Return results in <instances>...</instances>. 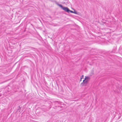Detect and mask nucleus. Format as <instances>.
<instances>
[{"mask_svg": "<svg viewBox=\"0 0 122 122\" xmlns=\"http://www.w3.org/2000/svg\"><path fill=\"white\" fill-rule=\"evenodd\" d=\"M56 4L57 5L61 7L62 9L64 10L65 11L68 13H70V12L73 13V11L72 10H70L67 7H64L62 5L59 4L57 2H56Z\"/></svg>", "mask_w": 122, "mask_h": 122, "instance_id": "f257e3e1", "label": "nucleus"}, {"mask_svg": "<svg viewBox=\"0 0 122 122\" xmlns=\"http://www.w3.org/2000/svg\"><path fill=\"white\" fill-rule=\"evenodd\" d=\"M88 82V81L87 80H85L84 82L83 80V82L81 83V84L82 86H86V84Z\"/></svg>", "mask_w": 122, "mask_h": 122, "instance_id": "f03ea898", "label": "nucleus"}, {"mask_svg": "<svg viewBox=\"0 0 122 122\" xmlns=\"http://www.w3.org/2000/svg\"><path fill=\"white\" fill-rule=\"evenodd\" d=\"M90 79V77L87 76H86L85 77V78L83 80V82L85 80H86L87 79H88L89 80Z\"/></svg>", "mask_w": 122, "mask_h": 122, "instance_id": "7ed1b4c3", "label": "nucleus"}, {"mask_svg": "<svg viewBox=\"0 0 122 122\" xmlns=\"http://www.w3.org/2000/svg\"><path fill=\"white\" fill-rule=\"evenodd\" d=\"M73 13H75L76 14H77V12L76 11H75L74 10V11H73Z\"/></svg>", "mask_w": 122, "mask_h": 122, "instance_id": "20e7f679", "label": "nucleus"}, {"mask_svg": "<svg viewBox=\"0 0 122 122\" xmlns=\"http://www.w3.org/2000/svg\"><path fill=\"white\" fill-rule=\"evenodd\" d=\"M20 109H21V108H19L18 109V110H19V112H20Z\"/></svg>", "mask_w": 122, "mask_h": 122, "instance_id": "39448f33", "label": "nucleus"}, {"mask_svg": "<svg viewBox=\"0 0 122 122\" xmlns=\"http://www.w3.org/2000/svg\"><path fill=\"white\" fill-rule=\"evenodd\" d=\"M82 78H83L82 77H81V80H80V81H81V79Z\"/></svg>", "mask_w": 122, "mask_h": 122, "instance_id": "423d86ee", "label": "nucleus"}, {"mask_svg": "<svg viewBox=\"0 0 122 122\" xmlns=\"http://www.w3.org/2000/svg\"><path fill=\"white\" fill-rule=\"evenodd\" d=\"M49 17L50 18H51V16H49Z\"/></svg>", "mask_w": 122, "mask_h": 122, "instance_id": "0eeeda50", "label": "nucleus"}, {"mask_svg": "<svg viewBox=\"0 0 122 122\" xmlns=\"http://www.w3.org/2000/svg\"><path fill=\"white\" fill-rule=\"evenodd\" d=\"M83 76H83V75H82V78H83Z\"/></svg>", "mask_w": 122, "mask_h": 122, "instance_id": "6e6552de", "label": "nucleus"}, {"mask_svg": "<svg viewBox=\"0 0 122 122\" xmlns=\"http://www.w3.org/2000/svg\"><path fill=\"white\" fill-rule=\"evenodd\" d=\"M19 108H20V106H19Z\"/></svg>", "mask_w": 122, "mask_h": 122, "instance_id": "1a4fd4ad", "label": "nucleus"}]
</instances>
